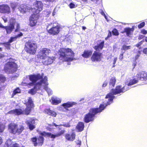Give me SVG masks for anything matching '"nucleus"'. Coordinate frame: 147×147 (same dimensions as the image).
<instances>
[{"instance_id": "nucleus-36", "label": "nucleus", "mask_w": 147, "mask_h": 147, "mask_svg": "<svg viewBox=\"0 0 147 147\" xmlns=\"http://www.w3.org/2000/svg\"><path fill=\"white\" fill-rule=\"evenodd\" d=\"M113 34L115 36H118L119 35V33L118 30L116 29H114L112 31Z\"/></svg>"}, {"instance_id": "nucleus-61", "label": "nucleus", "mask_w": 147, "mask_h": 147, "mask_svg": "<svg viewBox=\"0 0 147 147\" xmlns=\"http://www.w3.org/2000/svg\"><path fill=\"white\" fill-rule=\"evenodd\" d=\"M58 109L60 111H63V109H62V108H61V107L59 108Z\"/></svg>"}, {"instance_id": "nucleus-56", "label": "nucleus", "mask_w": 147, "mask_h": 147, "mask_svg": "<svg viewBox=\"0 0 147 147\" xmlns=\"http://www.w3.org/2000/svg\"><path fill=\"white\" fill-rule=\"evenodd\" d=\"M142 44V42H140L138 44L136 45V46L137 47H139Z\"/></svg>"}, {"instance_id": "nucleus-38", "label": "nucleus", "mask_w": 147, "mask_h": 147, "mask_svg": "<svg viewBox=\"0 0 147 147\" xmlns=\"http://www.w3.org/2000/svg\"><path fill=\"white\" fill-rule=\"evenodd\" d=\"M130 46H127L126 45H123L121 48L122 50H126L130 49Z\"/></svg>"}, {"instance_id": "nucleus-62", "label": "nucleus", "mask_w": 147, "mask_h": 147, "mask_svg": "<svg viewBox=\"0 0 147 147\" xmlns=\"http://www.w3.org/2000/svg\"><path fill=\"white\" fill-rule=\"evenodd\" d=\"M48 2H53L54 0H45Z\"/></svg>"}, {"instance_id": "nucleus-42", "label": "nucleus", "mask_w": 147, "mask_h": 147, "mask_svg": "<svg viewBox=\"0 0 147 147\" xmlns=\"http://www.w3.org/2000/svg\"><path fill=\"white\" fill-rule=\"evenodd\" d=\"M141 33L144 34H146L147 33V31L144 29H142L141 30Z\"/></svg>"}, {"instance_id": "nucleus-40", "label": "nucleus", "mask_w": 147, "mask_h": 147, "mask_svg": "<svg viewBox=\"0 0 147 147\" xmlns=\"http://www.w3.org/2000/svg\"><path fill=\"white\" fill-rule=\"evenodd\" d=\"M145 22H143L138 26V27L139 28H141L143 27L145 25Z\"/></svg>"}, {"instance_id": "nucleus-41", "label": "nucleus", "mask_w": 147, "mask_h": 147, "mask_svg": "<svg viewBox=\"0 0 147 147\" xmlns=\"http://www.w3.org/2000/svg\"><path fill=\"white\" fill-rule=\"evenodd\" d=\"M117 57H115L113 59V67H114L115 66V64L116 63L117 61Z\"/></svg>"}, {"instance_id": "nucleus-10", "label": "nucleus", "mask_w": 147, "mask_h": 147, "mask_svg": "<svg viewBox=\"0 0 147 147\" xmlns=\"http://www.w3.org/2000/svg\"><path fill=\"white\" fill-rule=\"evenodd\" d=\"M38 120L36 119L30 118L27 119L26 123L30 130H32L35 127V124L37 123Z\"/></svg>"}, {"instance_id": "nucleus-16", "label": "nucleus", "mask_w": 147, "mask_h": 147, "mask_svg": "<svg viewBox=\"0 0 147 147\" xmlns=\"http://www.w3.org/2000/svg\"><path fill=\"white\" fill-rule=\"evenodd\" d=\"M101 53L95 51L92 56L91 59L93 61H98L101 60Z\"/></svg>"}, {"instance_id": "nucleus-18", "label": "nucleus", "mask_w": 147, "mask_h": 147, "mask_svg": "<svg viewBox=\"0 0 147 147\" xmlns=\"http://www.w3.org/2000/svg\"><path fill=\"white\" fill-rule=\"evenodd\" d=\"M31 7L28 5L22 4L18 7L20 12L22 13H25L31 9Z\"/></svg>"}, {"instance_id": "nucleus-32", "label": "nucleus", "mask_w": 147, "mask_h": 147, "mask_svg": "<svg viewBox=\"0 0 147 147\" xmlns=\"http://www.w3.org/2000/svg\"><path fill=\"white\" fill-rule=\"evenodd\" d=\"M4 70L5 73L9 74V62L5 64L4 67Z\"/></svg>"}, {"instance_id": "nucleus-24", "label": "nucleus", "mask_w": 147, "mask_h": 147, "mask_svg": "<svg viewBox=\"0 0 147 147\" xmlns=\"http://www.w3.org/2000/svg\"><path fill=\"white\" fill-rule=\"evenodd\" d=\"M65 138L68 140L73 141L75 138V134L74 132L72 133L71 135L67 134L65 135Z\"/></svg>"}, {"instance_id": "nucleus-29", "label": "nucleus", "mask_w": 147, "mask_h": 147, "mask_svg": "<svg viewBox=\"0 0 147 147\" xmlns=\"http://www.w3.org/2000/svg\"><path fill=\"white\" fill-rule=\"evenodd\" d=\"M104 41H102L99 44H98L96 46H95L94 49L96 50H101L104 45Z\"/></svg>"}, {"instance_id": "nucleus-35", "label": "nucleus", "mask_w": 147, "mask_h": 147, "mask_svg": "<svg viewBox=\"0 0 147 147\" xmlns=\"http://www.w3.org/2000/svg\"><path fill=\"white\" fill-rule=\"evenodd\" d=\"M18 4L16 3L13 2L11 3V6L13 10L17 6H18Z\"/></svg>"}, {"instance_id": "nucleus-8", "label": "nucleus", "mask_w": 147, "mask_h": 147, "mask_svg": "<svg viewBox=\"0 0 147 147\" xmlns=\"http://www.w3.org/2000/svg\"><path fill=\"white\" fill-rule=\"evenodd\" d=\"M43 4L40 1H36L34 2L32 7L31 10L33 13L38 14L42 10Z\"/></svg>"}, {"instance_id": "nucleus-53", "label": "nucleus", "mask_w": 147, "mask_h": 147, "mask_svg": "<svg viewBox=\"0 0 147 147\" xmlns=\"http://www.w3.org/2000/svg\"><path fill=\"white\" fill-rule=\"evenodd\" d=\"M143 52L144 53L147 55V48L144 49L143 50Z\"/></svg>"}, {"instance_id": "nucleus-12", "label": "nucleus", "mask_w": 147, "mask_h": 147, "mask_svg": "<svg viewBox=\"0 0 147 147\" xmlns=\"http://www.w3.org/2000/svg\"><path fill=\"white\" fill-rule=\"evenodd\" d=\"M60 27L57 24H56L55 26L53 25V27L49 30H48V32L50 34L55 35L57 34H58L60 31Z\"/></svg>"}, {"instance_id": "nucleus-28", "label": "nucleus", "mask_w": 147, "mask_h": 147, "mask_svg": "<svg viewBox=\"0 0 147 147\" xmlns=\"http://www.w3.org/2000/svg\"><path fill=\"white\" fill-rule=\"evenodd\" d=\"M84 127V123L82 122H79L76 127L77 129L79 131H82L83 130Z\"/></svg>"}, {"instance_id": "nucleus-44", "label": "nucleus", "mask_w": 147, "mask_h": 147, "mask_svg": "<svg viewBox=\"0 0 147 147\" xmlns=\"http://www.w3.org/2000/svg\"><path fill=\"white\" fill-rule=\"evenodd\" d=\"M75 5L73 3H71L69 4V7L71 8L75 7Z\"/></svg>"}, {"instance_id": "nucleus-39", "label": "nucleus", "mask_w": 147, "mask_h": 147, "mask_svg": "<svg viewBox=\"0 0 147 147\" xmlns=\"http://www.w3.org/2000/svg\"><path fill=\"white\" fill-rule=\"evenodd\" d=\"M3 44L4 45V46L7 48H9V41H8V42H5V43H3L2 44L1 43H0V45Z\"/></svg>"}, {"instance_id": "nucleus-48", "label": "nucleus", "mask_w": 147, "mask_h": 147, "mask_svg": "<svg viewBox=\"0 0 147 147\" xmlns=\"http://www.w3.org/2000/svg\"><path fill=\"white\" fill-rule=\"evenodd\" d=\"M81 141L80 140H78L76 142V143L77 145H79V147H80V145H81Z\"/></svg>"}, {"instance_id": "nucleus-4", "label": "nucleus", "mask_w": 147, "mask_h": 147, "mask_svg": "<svg viewBox=\"0 0 147 147\" xmlns=\"http://www.w3.org/2000/svg\"><path fill=\"white\" fill-rule=\"evenodd\" d=\"M26 108L24 109H16L10 111V114H13L15 115H19L22 114H28L30 112L31 109L33 106V102L31 98H29L26 101L25 103Z\"/></svg>"}, {"instance_id": "nucleus-54", "label": "nucleus", "mask_w": 147, "mask_h": 147, "mask_svg": "<svg viewBox=\"0 0 147 147\" xmlns=\"http://www.w3.org/2000/svg\"><path fill=\"white\" fill-rule=\"evenodd\" d=\"M2 18L4 20V22L6 23L7 21V18H6L5 17H2Z\"/></svg>"}, {"instance_id": "nucleus-23", "label": "nucleus", "mask_w": 147, "mask_h": 147, "mask_svg": "<svg viewBox=\"0 0 147 147\" xmlns=\"http://www.w3.org/2000/svg\"><path fill=\"white\" fill-rule=\"evenodd\" d=\"M75 104L74 102H68L66 103H63L61 106L63 107L64 109H67L68 108L71 107Z\"/></svg>"}, {"instance_id": "nucleus-11", "label": "nucleus", "mask_w": 147, "mask_h": 147, "mask_svg": "<svg viewBox=\"0 0 147 147\" xmlns=\"http://www.w3.org/2000/svg\"><path fill=\"white\" fill-rule=\"evenodd\" d=\"M16 26V29L15 30V31L18 32L20 30V25L19 24L16 22L15 19L12 18L10 20V32L12 31L14 29V26Z\"/></svg>"}, {"instance_id": "nucleus-25", "label": "nucleus", "mask_w": 147, "mask_h": 147, "mask_svg": "<svg viewBox=\"0 0 147 147\" xmlns=\"http://www.w3.org/2000/svg\"><path fill=\"white\" fill-rule=\"evenodd\" d=\"M138 81L135 78L129 81L126 82L125 83L126 85L127 86L133 85L138 83Z\"/></svg>"}, {"instance_id": "nucleus-27", "label": "nucleus", "mask_w": 147, "mask_h": 147, "mask_svg": "<svg viewBox=\"0 0 147 147\" xmlns=\"http://www.w3.org/2000/svg\"><path fill=\"white\" fill-rule=\"evenodd\" d=\"M92 53V51L90 50H85L82 56L84 58H88L90 57Z\"/></svg>"}, {"instance_id": "nucleus-13", "label": "nucleus", "mask_w": 147, "mask_h": 147, "mask_svg": "<svg viewBox=\"0 0 147 147\" xmlns=\"http://www.w3.org/2000/svg\"><path fill=\"white\" fill-rule=\"evenodd\" d=\"M51 51L48 49L44 48L40 50L39 54L38 55V57L41 59L44 58L45 57L48 56Z\"/></svg>"}, {"instance_id": "nucleus-45", "label": "nucleus", "mask_w": 147, "mask_h": 147, "mask_svg": "<svg viewBox=\"0 0 147 147\" xmlns=\"http://www.w3.org/2000/svg\"><path fill=\"white\" fill-rule=\"evenodd\" d=\"M60 125L63 126L65 127H69L70 126V125L69 123H66L63 125Z\"/></svg>"}, {"instance_id": "nucleus-33", "label": "nucleus", "mask_w": 147, "mask_h": 147, "mask_svg": "<svg viewBox=\"0 0 147 147\" xmlns=\"http://www.w3.org/2000/svg\"><path fill=\"white\" fill-rule=\"evenodd\" d=\"M21 90L19 88H17L16 89L14 90L13 92V93L11 95V97H13L14 96L20 92Z\"/></svg>"}, {"instance_id": "nucleus-52", "label": "nucleus", "mask_w": 147, "mask_h": 147, "mask_svg": "<svg viewBox=\"0 0 147 147\" xmlns=\"http://www.w3.org/2000/svg\"><path fill=\"white\" fill-rule=\"evenodd\" d=\"M32 141L33 142H37V139L36 138H32Z\"/></svg>"}, {"instance_id": "nucleus-47", "label": "nucleus", "mask_w": 147, "mask_h": 147, "mask_svg": "<svg viewBox=\"0 0 147 147\" xmlns=\"http://www.w3.org/2000/svg\"><path fill=\"white\" fill-rule=\"evenodd\" d=\"M141 53L140 52V51H138V55L136 56L135 57V59L136 60L139 57Z\"/></svg>"}, {"instance_id": "nucleus-19", "label": "nucleus", "mask_w": 147, "mask_h": 147, "mask_svg": "<svg viewBox=\"0 0 147 147\" xmlns=\"http://www.w3.org/2000/svg\"><path fill=\"white\" fill-rule=\"evenodd\" d=\"M9 7L8 5L3 4L0 5V12L2 13H7L9 11Z\"/></svg>"}, {"instance_id": "nucleus-50", "label": "nucleus", "mask_w": 147, "mask_h": 147, "mask_svg": "<svg viewBox=\"0 0 147 147\" xmlns=\"http://www.w3.org/2000/svg\"><path fill=\"white\" fill-rule=\"evenodd\" d=\"M88 0H81V3L82 4H85L87 2Z\"/></svg>"}, {"instance_id": "nucleus-15", "label": "nucleus", "mask_w": 147, "mask_h": 147, "mask_svg": "<svg viewBox=\"0 0 147 147\" xmlns=\"http://www.w3.org/2000/svg\"><path fill=\"white\" fill-rule=\"evenodd\" d=\"M42 63L46 65H50L55 60V58L54 57H47L42 58Z\"/></svg>"}, {"instance_id": "nucleus-51", "label": "nucleus", "mask_w": 147, "mask_h": 147, "mask_svg": "<svg viewBox=\"0 0 147 147\" xmlns=\"http://www.w3.org/2000/svg\"><path fill=\"white\" fill-rule=\"evenodd\" d=\"M107 84V81H105L102 85L103 87H105Z\"/></svg>"}, {"instance_id": "nucleus-49", "label": "nucleus", "mask_w": 147, "mask_h": 147, "mask_svg": "<svg viewBox=\"0 0 147 147\" xmlns=\"http://www.w3.org/2000/svg\"><path fill=\"white\" fill-rule=\"evenodd\" d=\"M44 13L45 14H47V16L48 15L50 14V12L49 11H44Z\"/></svg>"}, {"instance_id": "nucleus-46", "label": "nucleus", "mask_w": 147, "mask_h": 147, "mask_svg": "<svg viewBox=\"0 0 147 147\" xmlns=\"http://www.w3.org/2000/svg\"><path fill=\"white\" fill-rule=\"evenodd\" d=\"M119 59L121 60H122L123 59V53H121L120 54Z\"/></svg>"}, {"instance_id": "nucleus-22", "label": "nucleus", "mask_w": 147, "mask_h": 147, "mask_svg": "<svg viewBox=\"0 0 147 147\" xmlns=\"http://www.w3.org/2000/svg\"><path fill=\"white\" fill-rule=\"evenodd\" d=\"M5 80V77L3 75L0 74V91L2 90L4 86L3 84Z\"/></svg>"}, {"instance_id": "nucleus-3", "label": "nucleus", "mask_w": 147, "mask_h": 147, "mask_svg": "<svg viewBox=\"0 0 147 147\" xmlns=\"http://www.w3.org/2000/svg\"><path fill=\"white\" fill-rule=\"evenodd\" d=\"M59 59L65 61H71L75 59V53L70 49L61 48L59 50Z\"/></svg>"}, {"instance_id": "nucleus-7", "label": "nucleus", "mask_w": 147, "mask_h": 147, "mask_svg": "<svg viewBox=\"0 0 147 147\" xmlns=\"http://www.w3.org/2000/svg\"><path fill=\"white\" fill-rule=\"evenodd\" d=\"M26 51L31 54H34L37 49V45L34 41H29L25 44Z\"/></svg>"}, {"instance_id": "nucleus-31", "label": "nucleus", "mask_w": 147, "mask_h": 147, "mask_svg": "<svg viewBox=\"0 0 147 147\" xmlns=\"http://www.w3.org/2000/svg\"><path fill=\"white\" fill-rule=\"evenodd\" d=\"M116 80L115 78H111L110 80L109 86L111 87H114L115 84Z\"/></svg>"}, {"instance_id": "nucleus-34", "label": "nucleus", "mask_w": 147, "mask_h": 147, "mask_svg": "<svg viewBox=\"0 0 147 147\" xmlns=\"http://www.w3.org/2000/svg\"><path fill=\"white\" fill-rule=\"evenodd\" d=\"M0 28H5L7 32V33H8L9 32V27L7 26H4L2 25L0 22Z\"/></svg>"}, {"instance_id": "nucleus-37", "label": "nucleus", "mask_w": 147, "mask_h": 147, "mask_svg": "<svg viewBox=\"0 0 147 147\" xmlns=\"http://www.w3.org/2000/svg\"><path fill=\"white\" fill-rule=\"evenodd\" d=\"M5 128V125L0 123V132H3Z\"/></svg>"}, {"instance_id": "nucleus-64", "label": "nucleus", "mask_w": 147, "mask_h": 147, "mask_svg": "<svg viewBox=\"0 0 147 147\" xmlns=\"http://www.w3.org/2000/svg\"><path fill=\"white\" fill-rule=\"evenodd\" d=\"M53 125L54 126H56V127H57V126H59V125H56V124L55 123H53Z\"/></svg>"}, {"instance_id": "nucleus-43", "label": "nucleus", "mask_w": 147, "mask_h": 147, "mask_svg": "<svg viewBox=\"0 0 147 147\" xmlns=\"http://www.w3.org/2000/svg\"><path fill=\"white\" fill-rule=\"evenodd\" d=\"M9 141L8 140H7L5 143V144L4 145V147H9Z\"/></svg>"}, {"instance_id": "nucleus-17", "label": "nucleus", "mask_w": 147, "mask_h": 147, "mask_svg": "<svg viewBox=\"0 0 147 147\" xmlns=\"http://www.w3.org/2000/svg\"><path fill=\"white\" fill-rule=\"evenodd\" d=\"M136 76L138 79L141 81L147 80V73L145 71H142L138 73Z\"/></svg>"}, {"instance_id": "nucleus-59", "label": "nucleus", "mask_w": 147, "mask_h": 147, "mask_svg": "<svg viewBox=\"0 0 147 147\" xmlns=\"http://www.w3.org/2000/svg\"><path fill=\"white\" fill-rule=\"evenodd\" d=\"M3 140L1 137L0 136V145L2 143Z\"/></svg>"}, {"instance_id": "nucleus-58", "label": "nucleus", "mask_w": 147, "mask_h": 147, "mask_svg": "<svg viewBox=\"0 0 147 147\" xmlns=\"http://www.w3.org/2000/svg\"><path fill=\"white\" fill-rule=\"evenodd\" d=\"M98 0H91L92 1H93L94 3L95 4L97 3V2L98 1Z\"/></svg>"}, {"instance_id": "nucleus-1", "label": "nucleus", "mask_w": 147, "mask_h": 147, "mask_svg": "<svg viewBox=\"0 0 147 147\" xmlns=\"http://www.w3.org/2000/svg\"><path fill=\"white\" fill-rule=\"evenodd\" d=\"M128 88V87L126 86H118L115 88L112 89L110 92L106 96L103 104H100L98 108H93L90 110L89 113L86 114L84 117L85 122L88 123L92 121L96 114L101 112L107 106L110 105L113 102V99L115 98L114 95L124 92Z\"/></svg>"}, {"instance_id": "nucleus-63", "label": "nucleus", "mask_w": 147, "mask_h": 147, "mask_svg": "<svg viewBox=\"0 0 147 147\" xmlns=\"http://www.w3.org/2000/svg\"><path fill=\"white\" fill-rule=\"evenodd\" d=\"M82 28L83 30H85V29H86V28L85 26H82Z\"/></svg>"}, {"instance_id": "nucleus-20", "label": "nucleus", "mask_w": 147, "mask_h": 147, "mask_svg": "<svg viewBox=\"0 0 147 147\" xmlns=\"http://www.w3.org/2000/svg\"><path fill=\"white\" fill-rule=\"evenodd\" d=\"M134 30V26H133L131 28L129 27H127L124 28V32L126 33V35L128 36L131 37Z\"/></svg>"}, {"instance_id": "nucleus-60", "label": "nucleus", "mask_w": 147, "mask_h": 147, "mask_svg": "<svg viewBox=\"0 0 147 147\" xmlns=\"http://www.w3.org/2000/svg\"><path fill=\"white\" fill-rule=\"evenodd\" d=\"M111 32L110 31H109V33L108 34V35L107 37L105 38V39L107 40V39L108 37H109L110 35L111 36Z\"/></svg>"}, {"instance_id": "nucleus-26", "label": "nucleus", "mask_w": 147, "mask_h": 147, "mask_svg": "<svg viewBox=\"0 0 147 147\" xmlns=\"http://www.w3.org/2000/svg\"><path fill=\"white\" fill-rule=\"evenodd\" d=\"M45 111L46 113L54 117H55L57 115V114L55 112L51 111L49 109H46L45 110Z\"/></svg>"}, {"instance_id": "nucleus-9", "label": "nucleus", "mask_w": 147, "mask_h": 147, "mask_svg": "<svg viewBox=\"0 0 147 147\" xmlns=\"http://www.w3.org/2000/svg\"><path fill=\"white\" fill-rule=\"evenodd\" d=\"M24 127L22 126H18L15 123H11L10 124V131L13 134L17 133L20 134L23 131Z\"/></svg>"}, {"instance_id": "nucleus-55", "label": "nucleus", "mask_w": 147, "mask_h": 147, "mask_svg": "<svg viewBox=\"0 0 147 147\" xmlns=\"http://www.w3.org/2000/svg\"><path fill=\"white\" fill-rule=\"evenodd\" d=\"M101 14L103 15V16H104L105 17V18L106 19H107V17L106 16H105V13H104V12L103 11H102L101 12Z\"/></svg>"}, {"instance_id": "nucleus-21", "label": "nucleus", "mask_w": 147, "mask_h": 147, "mask_svg": "<svg viewBox=\"0 0 147 147\" xmlns=\"http://www.w3.org/2000/svg\"><path fill=\"white\" fill-rule=\"evenodd\" d=\"M51 100L53 105H57L61 102V99L56 96H54L51 98Z\"/></svg>"}, {"instance_id": "nucleus-2", "label": "nucleus", "mask_w": 147, "mask_h": 147, "mask_svg": "<svg viewBox=\"0 0 147 147\" xmlns=\"http://www.w3.org/2000/svg\"><path fill=\"white\" fill-rule=\"evenodd\" d=\"M43 77V74L42 75L38 74L29 76V79L32 82L29 83L30 86L35 85L34 88L31 89L30 91L31 94H34L37 90L43 88L46 91L49 95L52 94V90L47 86L48 84L47 81V77L45 76L44 78H42Z\"/></svg>"}, {"instance_id": "nucleus-30", "label": "nucleus", "mask_w": 147, "mask_h": 147, "mask_svg": "<svg viewBox=\"0 0 147 147\" xmlns=\"http://www.w3.org/2000/svg\"><path fill=\"white\" fill-rule=\"evenodd\" d=\"M23 34L22 33L20 32L19 34H18L16 36L14 37H11L10 39V43L15 40L18 38L22 36Z\"/></svg>"}, {"instance_id": "nucleus-57", "label": "nucleus", "mask_w": 147, "mask_h": 147, "mask_svg": "<svg viewBox=\"0 0 147 147\" xmlns=\"http://www.w3.org/2000/svg\"><path fill=\"white\" fill-rule=\"evenodd\" d=\"M144 37V36L140 35L139 36L138 38L139 39H141L143 38Z\"/></svg>"}, {"instance_id": "nucleus-14", "label": "nucleus", "mask_w": 147, "mask_h": 147, "mask_svg": "<svg viewBox=\"0 0 147 147\" xmlns=\"http://www.w3.org/2000/svg\"><path fill=\"white\" fill-rule=\"evenodd\" d=\"M38 18V15L33 13L30 16V25L31 26H35L37 22V20Z\"/></svg>"}, {"instance_id": "nucleus-6", "label": "nucleus", "mask_w": 147, "mask_h": 147, "mask_svg": "<svg viewBox=\"0 0 147 147\" xmlns=\"http://www.w3.org/2000/svg\"><path fill=\"white\" fill-rule=\"evenodd\" d=\"M17 61L12 58H10V74L12 73L13 74V76L11 78H13V77H17L19 76V74L16 73L15 72L17 71L18 65L17 64Z\"/></svg>"}, {"instance_id": "nucleus-5", "label": "nucleus", "mask_w": 147, "mask_h": 147, "mask_svg": "<svg viewBox=\"0 0 147 147\" xmlns=\"http://www.w3.org/2000/svg\"><path fill=\"white\" fill-rule=\"evenodd\" d=\"M65 131L62 130L61 131L55 134H51L50 133H46L45 132H43L40 133V136L37 139V142L34 143V145L35 146L38 144L39 146H41L44 141V138L43 136L50 137L51 138H55L56 137H58L63 134L64 133Z\"/></svg>"}]
</instances>
